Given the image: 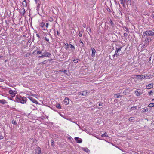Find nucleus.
I'll return each mask as SVG.
<instances>
[{"label":"nucleus","instance_id":"1","mask_svg":"<svg viewBox=\"0 0 154 154\" xmlns=\"http://www.w3.org/2000/svg\"><path fill=\"white\" fill-rule=\"evenodd\" d=\"M26 98L25 97H16V100L18 102H20L22 104H24L26 103Z\"/></svg>","mask_w":154,"mask_h":154},{"label":"nucleus","instance_id":"2","mask_svg":"<svg viewBox=\"0 0 154 154\" xmlns=\"http://www.w3.org/2000/svg\"><path fill=\"white\" fill-rule=\"evenodd\" d=\"M154 35V32L151 30H147L143 32V37H146L148 36H153Z\"/></svg>","mask_w":154,"mask_h":154},{"label":"nucleus","instance_id":"3","mask_svg":"<svg viewBox=\"0 0 154 154\" xmlns=\"http://www.w3.org/2000/svg\"><path fill=\"white\" fill-rule=\"evenodd\" d=\"M136 76L137 79H149L150 77V75H149L145 74L141 75H136Z\"/></svg>","mask_w":154,"mask_h":154},{"label":"nucleus","instance_id":"4","mask_svg":"<svg viewBox=\"0 0 154 154\" xmlns=\"http://www.w3.org/2000/svg\"><path fill=\"white\" fill-rule=\"evenodd\" d=\"M146 37V38L144 40V43L143 44V46H147L148 45L149 42L151 41V39L150 37Z\"/></svg>","mask_w":154,"mask_h":154},{"label":"nucleus","instance_id":"5","mask_svg":"<svg viewBox=\"0 0 154 154\" xmlns=\"http://www.w3.org/2000/svg\"><path fill=\"white\" fill-rule=\"evenodd\" d=\"M88 92L86 91H84L82 92H79L78 93V95H82L83 96H86L88 94Z\"/></svg>","mask_w":154,"mask_h":154},{"label":"nucleus","instance_id":"6","mask_svg":"<svg viewBox=\"0 0 154 154\" xmlns=\"http://www.w3.org/2000/svg\"><path fill=\"white\" fill-rule=\"evenodd\" d=\"M122 47L118 48H116V50L115 53V55H116V56H118L119 54V52L121 51Z\"/></svg>","mask_w":154,"mask_h":154},{"label":"nucleus","instance_id":"7","mask_svg":"<svg viewBox=\"0 0 154 154\" xmlns=\"http://www.w3.org/2000/svg\"><path fill=\"white\" fill-rule=\"evenodd\" d=\"M75 139L76 141V142L78 143H81L82 142V140L78 137H75Z\"/></svg>","mask_w":154,"mask_h":154},{"label":"nucleus","instance_id":"8","mask_svg":"<svg viewBox=\"0 0 154 154\" xmlns=\"http://www.w3.org/2000/svg\"><path fill=\"white\" fill-rule=\"evenodd\" d=\"M43 56L44 57H49L51 55V54L48 52L43 53Z\"/></svg>","mask_w":154,"mask_h":154},{"label":"nucleus","instance_id":"9","mask_svg":"<svg viewBox=\"0 0 154 154\" xmlns=\"http://www.w3.org/2000/svg\"><path fill=\"white\" fill-rule=\"evenodd\" d=\"M30 100L33 103L37 104L38 103V102L35 99H34L32 97L30 98Z\"/></svg>","mask_w":154,"mask_h":154},{"label":"nucleus","instance_id":"10","mask_svg":"<svg viewBox=\"0 0 154 154\" xmlns=\"http://www.w3.org/2000/svg\"><path fill=\"white\" fill-rule=\"evenodd\" d=\"M153 84L150 83L146 86V88L147 89H150L152 88L153 87Z\"/></svg>","mask_w":154,"mask_h":154},{"label":"nucleus","instance_id":"11","mask_svg":"<svg viewBox=\"0 0 154 154\" xmlns=\"http://www.w3.org/2000/svg\"><path fill=\"white\" fill-rule=\"evenodd\" d=\"M64 101L66 105H67L69 103V99L67 97L65 98Z\"/></svg>","mask_w":154,"mask_h":154},{"label":"nucleus","instance_id":"12","mask_svg":"<svg viewBox=\"0 0 154 154\" xmlns=\"http://www.w3.org/2000/svg\"><path fill=\"white\" fill-rule=\"evenodd\" d=\"M92 53L91 54V56L92 57H94L96 53V50L94 48L92 49Z\"/></svg>","mask_w":154,"mask_h":154},{"label":"nucleus","instance_id":"13","mask_svg":"<svg viewBox=\"0 0 154 154\" xmlns=\"http://www.w3.org/2000/svg\"><path fill=\"white\" fill-rule=\"evenodd\" d=\"M41 152V148L40 147H38L36 150V154H40Z\"/></svg>","mask_w":154,"mask_h":154},{"label":"nucleus","instance_id":"14","mask_svg":"<svg viewBox=\"0 0 154 154\" xmlns=\"http://www.w3.org/2000/svg\"><path fill=\"white\" fill-rule=\"evenodd\" d=\"M22 4L23 6L24 7H26L27 6L26 1V0H24L22 3Z\"/></svg>","mask_w":154,"mask_h":154},{"label":"nucleus","instance_id":"15","mask_svg":"<svg viewBox=\"0 0 154 154\" xmlns=\"http://www.w3.org/2000/svg\"><path fill=\"white\" fill-rule=\"evenodd\" d=\"M129 91L128 89H126L123 92V93L125 95L128 94L129 93Z\"/></svg>","mask_w":154,"mask_h":154},{"label":"nucleus","instance_id":"16","mask_svg":"<svg viewBox=\"0 0 154 154\" xmlns=\"http://www.w3.org/2000/svg\"><path fill=\"white\" fill-rule=\"evenodd\" d=\"M125 3H127L129 5L131 4V0H123Z\"/></svg>","mask_w":154,"mask_h":154},{"label":"nucleus","instance_id":"17","mask_svg":"<svg viewBox=\"0 0 154 154\" xmlns=\"http://www.w3.org/2000/svg\"><path fill=\"white\" fill-rule=\"evenodd\" d=\"M21 14H23V15H24L25 12V10L24 8H22L21 9Z\"/></svg>","mask_w":154,"mask_h":154},{"label":"nucleus","instance_id":"18","mask_svg":"<svg viewBox=\"0 0 154 154\" xmlns=\"http://www.w3.org/2000/svg\"><path fill=\"white\" fill-rule=\"evenodd\" d=\"M9 93L11 95L14 93H16V91H14L11 90H10L9 91Z\"/></svg>","mask_w":154,"mask_h":154},{"label":"nucleus","instance_id":"19","mask_svg":"<svg viewBox=\"0 0 154 154\" xmlns=\"http://www.w3.org/2000/svg\"><path fill=\"white\" fill-rule=\"evenodd\" d=\"M83 150L87 153L90 152V150L88 149L87 148H83Z\"/></svg>","mask_w":154,"mask_h":154},{"label":"nucleus","instance_id":"20","mask_svg":"<svg viewBox=\"0 0 154 154\" xmlns=\"http://www.w3.org/2000/svg\"><path fill=\"white\" fill-rule=\"evenodd\" d=\"M135 94L137 96H139L141 94L138 91H136L135 92Z\"/></svg>","mask_w":154,"mask_h":154},{"label":"nucleus","instance_id":"21","mask_svg":"<svg viewBox=\"0 0 154 154\" xmlns=\"http://www.w3.org/2000/svg\"><path fill=\"white\" fill-rule=\"evenodd\" d=\"M119 93L118 94H114V97H116V98H117L121 97H122V96H121L120 95H119Z\"/></svg>","mask_w":154,"mask_h":154},{"label":"nucleus","instance_id":"22","mask_svg":"<svg viewBox=\"0 0 154 154\" xmlns=\"http://www.w3.org/2000/svg\"><path fill=\"white\" fill-rule=\"evenodd\" d=\"M0 103L3 104L6 103V100L4 99L0 100Z\"/></svg>","mask_w":154,"mask_h":154},{"label":"nucleus","instance_id":"23","mask_svg":"<svg viewBox=\"0 0 154 154\" xmlns=\"http://www.w3.org/2000/svg\"><path fill=\"white\" fill-rule=\"evenodd\" d=\"M79 61H80V60H79V59H74L73 60V61L74 63H78Z\"/></svg>","mask_w":154,"mask_h":154},{"label":"nucleus","instance_id":"24","mask_svg":"<svg viewBox=\"0 0 154 154\" xmlns=\"http://www.w3.org/2000/svg\"><path fill=\"white\" fill-rule=\"evenodd\" d=\"M149 107H154V103H150L148 106Z\"/></svg>","mask_w":154,"mask_h":154},{"label":"nucleus","instance_id":"25","mask_svg":"<svg viewBox=\"0 0 154 154\" xmlns=\"http://www.w3.org/2000/svg\"><path fill=\"white\" fill-rule=\"evenodd\" d=\"M39 25L41 27L43 28L45 26V23L43 22H41L40 23Z\"/></svg>","mask_w":154,"mask_h":154},{"label":"nucleus","instance_id":"26","mask_svg":"<svg viewBox=\"0 0 154 154\" xmlns=\"http://www.w3.org/2000/svg\"><path fill=\"white\" fill-rule=\"evenodd\" d=\"M59 71V72H63L65 74H66L67 75H68L67 73V70H64L63 71V70H60Z\"/></svg>","mask_w":154,"mask_h":154},{"label":"nucleus","instance_id":"27","mask_svg":"<svg viewBox=\"0 0 154 154\" xmlns=\"http://www.w3.org/2000/svg\"><path fill=\"white\" fill-rule=\"evenodd\" d=\"M119 2L120 3L123 5V7H125V4L124 3V0L123 1V0H120Z\"/></svg>","mask_w":154,"mask_h":154},{"label":"nucleus","instance_id":"28","mask_svg":"<svg viewBox=\"0 0 154 154\" xmlns=\"http://www.w3.org/2000/svg\"><path fill=\"white\" fill-rule=\"evenodd\" d=\"M54 33H55V34H56V32H57V35L59 36L60 35V33L58 32V31L57 30H56L55 29H54Z\"/></svg>","mask_w":154,"mask_h":154},{"label":"nucleus","instance_id":"29","mask_svg":"<svg viewBox=\"0 0 154 154\" xmlns=\"http://www.w3.org/2000/svg\"><path fill=\"white\" fill-rule=\"evenodd\" d=\"M51 145L52 146H54V142L53 140H51Z\"/></svg>","mask_w":154,"mask_h":154},{"label":"nucleus","instance_id":"30","mask_svg":"<svg viewBox=\"0 0 154 154\" xmlns=\"http://www.w3.org/2000/svg\"><path fill=\"white\" fill-rule=\"evenodd\" d=\"M108 136L106 133H105L101 135V137H108Z\"/></svg>","mask_w":154,"mask_h":154},{"label":"nucleus","instance_id":"31","mask_svg":"<svg viewBox=\"0 0 154 154\" xmlns=\"http://www.w3.org/2000/svg\"><path fill=\"white\" fill-rule=\"evenodd\" d=\"M110 20V23L111 26H112V27L114 26V23H113V22H112V20Z\"/></svg>","mask_w":154,"mask_h":154},{"label":"nucleus","instance_id":"32","mask_svg":"<svg viewBox=\"0 0 154 154\" xmlns=\"http://www.w3.org/2000/svg\"><path fill=\"white\" fill-rule=\"evenodd\" d=\"M148 109L147 108L146 109H144L142 110V112H145L147 111H148Z\"/></svg>","mask_w":154,"mask_h":154},{"label":"nucleus","instance_id":"33","mask_svg":"<svg viewBox=\"0 0 154 154\" xmlns=\"http://www.w3.org/2000/svg\"><path fill=\"white\" fill-rule=\"evenodd\" d=\"M134 119V117H131L129 118L128 119V120L129 121H132Z\"/></svg>","mask_w":154,"mask_h":154},{"label":"nucleus","instance_id":"34","mask_svg":"<svg viewBox=\"0 0 154 154\" xmlns=\"http://www.w3.org/2000/svg\"><path fill=\"white\" fill-rule=\"evenodd\" d=\"M83 32L82 31H80L79 33V37H81L82 36Z\"/></svg>","mask_w":154,"mask_h":154},{"label":"nucleus","instance_id":"35","mask_svg":"<svg viewBox=\"0 0 154 154\" xmlns=\"http://www.w3.org/2000/svg\"><path fill=\"white\" fill-rule=\"evenodd\" d=\"M30 54L29 53L26 54L25 55L24 57H28L30 56Z\"/></svg>","mask_w":154,"mask_h":154},{"label":"nucleus","instance_id":"36","mask_svg":"<svg viewBox=\"0 0 154 154\" xmlns=\"http://www.w3.org/2000/svg\"><path fill=\"white\" fill-rule=\"evenodd\" d=\"M12 123L14 125H16L17 124L16 122L14 120L12 121Z\"/></svg>","mask_w":154,"mask_h":154},{"label":"nucleus","instance_id":"37","mask_svg":"<svg viewBox=\"0 0 154 154\" xmlns=\"http://www.w3.org/2000/svg\"><path fill=\"white\" fill-rule=\"evenodd\" d=\"M125 31L127 32H129V29L127 27H125Z\"/></svg>","mask_w":154,"mask_h":154},{"label":"nucleus","instance_id":"38","mask_svg":"<svg viewBox=\"0 0 154 154\" xmlns=\"http://www.w3.org/2000/svg\"><path fill=\"white\" fill-rule=\"evenodd\" d=\"M70 48L71 49H75V47L72 44H70Z\"/></svg>","mask_w":154,"mask_h":154},{"label":"nucleus","instance_id":"39","mask_svg":"<svg viewBox=\"0 0 154 154\" xmlns=\"http://www.w3.org/2000/svg\"><path fill=\"white\" fill-rule=\"evenodd\" d=\"M79 42L80 43L82 44L81 46L82 47H84V44L83 43V42L81 40H80Z\"/></svg>","mask_w":154,"mask_h":154},{"label":"nucleus","instance_id":"40","mask_svg":"<svg viewBox=\"0 0 154 154\" xmlns=\"http://www.w3.org/2000/svg\"><path fill=\"white\" fill-rule=\"evenodd\" d=\"M42 52L41 51H37V54H42Z\"/></svg>","mask_w":154,"mask_h":154},{"label":"nucleus","instance_id":"41","mask_svg":"<svg viewBox=\"0 0 154 154\" xmlns=\"http://www.w3.org/2000/svg\"><path fill=\"white\" fill-rule=\"evenodd\" d=\"M26 97L27 98H29V99H30V98H32V97H31L29 96V94H26Z\"/></svg>","mask_w":154,"mask_h":154},{"label":"nucleus","instance_id":"42","mask_svg":"<svg viewBox=\"0 0 154 154\" xmlns=\"http://www.w3.org/2000/svg\"><path fill=\"white\" fill-rule=\"evenodd\" d=\"M65 45L66 46V49H67L68 48V45H68V44L67 43H66V44H65Z\"/></svg>","mask_w":154,"mask_h":154},{"label":"nucleus","instance_id":"43","mask_svg":"<svg viewBox=\"0 0 154 154\" xmlns=\"http://www.w3.org/2000/svg\"><path fill=\"white\" fill-rule=\"evenodd\" d=\"M57 108L60 109V104H57L56 106Z\"/></svg>","mask_w":154,"mask_h":154},{"label":"nucleus","instance_id":"44","mask_svg":"<svg viewBox=\"0 0 154 154\" xmlns=\"http://www.w3.org/2000/svg\"><path fill=\"white\" fill-rule=\"evenodd\" d=\"M103 103H99V106H103Z\"/></svg>","mask_w":154,"mask_h":154},{"label":"nucleus","instance_id":"45","mask_svg":"<svg viewBox=\"0 0 154 154\" xmlns=\"http://www.w3.org/2000/svg\"><path fill=\"white\" fill-rule=\"evenodd\" d=\"M87 29L89 31H90V32H91V28L90 27H87Z\"/></svg>","mask_w":154,"mask_h":154},{"label":"nucleus","instance_id":"46","mask_svg":"<svg viewBox=\"0 0 154 154\" xmlns=\"http://www.w3.org/2000/svg\"><path fill=\"white\" fill-rule=\"evenodd\" d=\"M124 35L125 37H127L128 35V34L126 33H124Z\"/></svg>","mask_w":154,"mask_h":154},{"label":"nucleus","instance_id":"47","mask_svg":"<svg viewBox=\"0 0 154 154\" xmlns=\"http://www.w3.org/2000/svg\"><path fill=\"white\" fill-rule=\"evenodd\" d=\"M46 63H47V62L46 61V60H44L43 62L41 63H42V64H45Z\"/></svg>","mask_w":154,"mask_h":154},{"label":"nucleus","instance_id":"48","mask_svg":"<svg viewBox=\"0 0 154 154\" xmlns=\"http://www.w3.org/2000/svg\"><path fill=\"white\" fill-rule=\"evenodd\" d=\"M16 93H14L12 94H11V96L12 97H14L15 95V94H16Z\"/></svg>","mask_w":154,"mask_h":154},{"label":"nucleus","instance_id":"49","mask_svg":"<svg viewBox=\"0 0 154 154\" xmlns=\"http://www.w3.org/2000/svg\"><path fill=\"white\" fill-rule=\"evenodd\" d=\"M31 94L30 95L32 96H33V97H35V96H36V95L35 94H31Z\"/></svg>","mask_w":154,"mask_h":154},{"label":"nucleus","instance_id":"50","mask_svg":"<svg viewBox=\"0 0 154 154\" xmlns=\"http://www.w3.org/2000/svg\"><path fill=\"white\" fill-rule=\"evenodd\" d=\"M131 109H132V110L136 109V107L135 106L133 107H131Z\"/></svg>","mask_w":154,"mask_h":154},{"label":"nucleus","instance_id":"51","mask_svg":"<svg viewBox=\"0 0 154 154\" xmlns=\"http://www.w3.org/2000/svg\"><path fill=\"white\" fill-rule=\"evenodd\" d=\"M45 40L47 41L48 42H49V39L48 38H47V37H45Z\"/></svg>","mask_w":154,"mask_h":154},{"label":"nucleus","instance_id":"52","mask_svg":"<svg viewBox=\"0 0 154 154\" xmlns=\"http://www.w3.org/2000/svg\"><path fill=\"white\" fill-rule=\"evenodd\" d=\"M48 25L49 24L48 23H46L45 26L47 28H48Z\"/></svg>","mask_w":154,"mask_h":154},{"label":"nucleus","instance_id":"53","mask_svg":"<svg viewBox=\"0 0 154 154\" xmlns=\"http://www.w3.org/2000/svg\"><path fill=\"white\" fill-rule=\"evenodd\" d=\"M152 93V91H150L148 93L149 95L151 94Z\"/></svg>","mask_w":154,"mask_h":154},{"label":"nucleus","instance_id":"54","mask_svg":"<svg viewBox=\"0 0 154 154\" xmlns=\"http://www.w3.org/2000/svg\"><path fill=\"white\" fill-rule=\"evenodd\" d=\"M43 57V55H42L41 56H38V58H41L42 57Z\"/></svg>","mask_w":154,"mask_h":154},{"label":"nucleus","instance_id":"55","mask_svg":"<svg viewBox=\"0 0 154 154\" xmlns=\"http://www.w3.org/2000/svg\"><path fill=\"white\" fill-rule=\"evenodd\" d=\"M50 20V21H53V18H50V20Z\"/></svg>","mask_w":154,"mask_h":154},{"label":"nucleus","instance_id":"56","mask_svg":"<svg viewBox=\"0 0 154 154\" xmlns=\"http://www.w3.org/2000/svg\"><path fill=\"white\" fill-rule=\"evenodd\" d=\"M36 35V36L38 37L39 38H40V36L39 35H38V34H37Z\"/></svg>","mask_w":154,"mask_h":154},{"label":"nucleus","instance_id":"57","mask_svg":"<svg viewBox=\"0 0 154 154\" xmlns=\"http://www.w3.org/2000/svg\"><path fill=\"white\" fill-rule=\"evenodd\" d=\"M151 17L154 19V14H152L151 15Z\"/></svg>","mask_w":154,"mask_h":154},{"label":"nucleus","instance_id":"58","mask_svg":"<svg viewBox=\"0 0 154 154\" xmlns=\"http://www.w3.org/2000/svg\"><path fill=\"white\" fill-rule=\"evenodd\" d=\"M3 139L2 136H1L0 135V139Z\"/></svg>","mask_w":154,"mask_h":154},{"label":"nucleus","instance_id":"59","mask_svg":"<svg viewBox=\"0 0 154 154\" xmlns=\"http://www.w3.org/2000/svg\"><path fill=\"white\" fill-rule=\"evenodd\" d=\"M115 56H116V55H115V54L113 55V57H114Z\"/></svg>","mask_w":154,"mask_h":154},{"label":"nucleus","instance_id":"60","mask_svg":"<svg viewBox=\"0 0 154 154\" xmlns=\"http://www.w3.org/2000/svg\"><path fill=\"white\" fill-rule=\"evenodd\" d=\"M36 3H37V1H38V0H35Z\"/></svg>","mask_w":154,"mask_h":154},{"label":"nucleus","instance_id":"61","mask_svg":"<svg viewBox=\"0 0 154 154\" xmlns=\"http://www.w3.org/2000/svg\"><path fill=\"white\" fill-rule=\"evenodd\" d=\"M86 25H83V27L85 28L86 27Z\"/></svg>","mask_w":154,"mask_h":154},{"label":"nucleus","instance_id":"62","mask_svg":"<svg viewBox=\"0 0 154 154\" xmlns=\"http://www.w3.org/2000/svg\"><path fill=\"white\" fill-rule=\"evenodd\" d=\"M2 56L0 55V58H2Z\"/></svg>","mask_w":154,"mask_h":154},{"label":"nucleus","instance_id":"63","mask_svg":"<svg viewBox=\"0 0 154 154\" xmlns=\"http://www.w3.org/2000/svg\"><path fill=\"white\" fill-rule=\"evenodd\" d=\"M146 47V46H143H143H142V47H143V48H145V47Z\"/></svg>","mask_w":154,"mask_h":154},{"label":"nucleus","instance_id":"64","mask_svg":"<svg viewBox=\"0 0 154 154\" xmlns=\"http://www.w3.org/2000/svg\"><path fill=\"white\" fill-rule=\"evenodd\" d=\"M36 51V50H34V52H33V53H34L35 52V51Z\"/></svg>","mask_w":154,"mask_h":154}]
</instances>
